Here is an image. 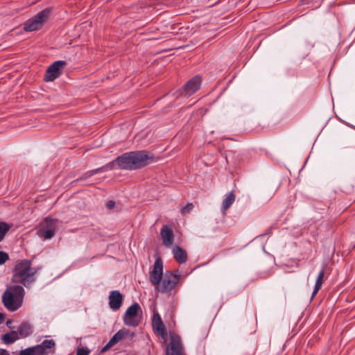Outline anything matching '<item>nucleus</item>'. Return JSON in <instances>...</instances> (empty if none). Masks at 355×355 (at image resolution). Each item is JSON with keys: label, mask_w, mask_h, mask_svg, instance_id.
I'll return each instance as SVG.
<instances>
[{"label": "nucleus", "mask_w": 355, "mask_h": 355, "mask_svg": "<svg viewBox=\"0 0 355 355\" xmlns=\"http://www.w3.org/2000/svg\"><path fill=\"white\" fill-rule=\"evenodd\" d=\"M4 316L2 313H0V324L3 321Z\"/></svg>", "instance_id": "34"}, {"label": "nucleus", "mask_w": 355, "mask_h": 355, "mask_svg": "<svg viewBox=\"0 0 355 355\" xmlns=\"http://www.w3.org/2000/svg\"><path fill=\"white\" fill-rule=\"evenodd\" d=\"M187 260V253L183 248L179 247L178 249V261L179 264L184 263Z\"/></svg>", "instance_id": "22"}, {"label": "nucleus", "mask_w": 355, "mask_h": 355, "mask_svg": "<svg viewBox=\"0 0 355 355\" xmlns=\"http://www.w3.org/2000/svg\"><path fill=\"white\" fill-rule=\"evenodd\" d=\"M19 338L17 331H11L10 332L3 334L1 340L6 344H12Z\"/></svg>", "instance_id": "18"}, {"label": "nucleus", "mask_w": 355, "mask_h": 355, "mask_svg": "<svg viewBox=\"0 0 355 355\" xmlns=\"http://www.w3.org/2000/svg\"><path fill=\"white\" fill-rule=\"evenodd\" d=\"M100 172H99V170L98 168L87 171L85 173H83V175L81 177H80L78 179H77L76 181L85 180L87 178H90V177H92V176H93V175H94L96 174H98Z\"/></svg>", "instance_id": "21"}, {"label": "nucleus", "mask_w": 355, "mask_h": 355, "mask_svg": "<svg viewBox=\"0 0 355 355\" xmlns=\"http://www.w3.org/2000/svg\"><path fill=\"white\" fill-rule=\"evenodd\" d=\"M51 11V8H46L39 12L33 17L26 21L24 26V31L31 32L40 29L49 19Z\"/></svg>", "instance_id": "5"}, {"label": "nucleus", "mask_w": 355, "mask_h": 355, "mask_svg": "<svg viewBox=\"0 0 355 355\" xmlns=\"http://www.w3.org/2000/svg\"><path fill=\"white\" fill-rule=\"evenodd\" d=\"M112 346H114L113 343L109 341L100 351L101 354L105 353L107 350H109Z\"/></svg>", "instance_id": "27"}, {"label": "nucleus", "mask_w": 355, "mask_h": 355, "mask_svg": "<svg viewBox=\"0 0 355 355\" xmlns=\"http://www.w3.org/2000/svg\"><path fill=\"white\" fill-rule=\"evenodd\" d=\"M202 82L201 76L197 75L189 80L183 86L181 90H179V96L189 97L199 90Z\"/></svg>", "instance_id": "8"}, {"label": "nucleus", "mask_w": 355, "mask_h": 355, "mask_svg": "<svg viewBox=\"0 0 355 355\" xmlns=\"http://www.w3.org/2000/svg\"><path fill=\"white\" fill-rule=\"evenodd\" d=\"M17 331L19 337L26 338L33 334V327L28 322L24 321L18 327Z\"/></svg>", "instance_id": "15"}, {"label": "nucleus", "mask_w": 355, "mask_h": 355, "mask_svg": "<svg viewBox=\"0 0 355 355\" xmlns=\"http://www.w3.org/2000/svg\"><path fill=\"white\" fill-rule=\"evenodd\" d=\"M24 288L19 285H12L7 288L2 295V302L10 311H15L23 304Z\"/></svg>", "instance_id": "4"}, {"label": "nucleus", "mask_w": 355, "mask_h": 355, "mask_svg": "<svg viewBox=\"0 0 355 355\" xmlns=\"http://www.w3.org/2000/svg\"><path fill=\"white\" fill-rule=\"evenodd\" d=\"M170 342L166 347V355H178V335L169 332Z\"/></svg>", "instance_id": "14"}, {"label": "nucleus", "mask_w": 355, "mask_h": 355, "mask_svg": "<svg viewBox=\"0 0 355 355\" xmlns=\"http://www.w3.org/2000/svg\"><path fill=\"white\" fill-rule=\"evenodd\" d=\"M12 320H8L7 322H6V325L9 327V328H12L10 324H12Z\"/></svg>", "instance_id": "33"}, {"label": "nucleus", "mask_w": 355, "mask_h": 355, "mask_svg": "<svg viewBox=\"0 0 355 355\" xmlns=\"http://www.w3.org/2000/svg\"><path fill=\"white\" fill-rule=\"evenodd\" d=\"M185 47H186V46H180V45H179L178 49H179V50H180V49H184Z\"/></svg>", "instance_id": "35"}, {"label": "nucleus", "mask_w": 355, "mask_h": 355, "mask_svg": "<svg viewBox=\"0 0 355 355\" xmlns=\"http://www.w3.org/2000/svg\"><path fill=\"white\" fill-rule=\"evenodd\" d=\"M67 65V62L64 60H58L51 64L46 71L44 80L46 82L53 81L59 77Z\"/></svg>", "instance_id": "9"}, {"label": "nucleus", "mask_w": 355, "mask_h": 355, "mask_svg": "<svg viewBox=\"0 0 355 355\" xmlns=\"http://www.w3.org/2000/svg\"><path fill=\"white\" fill-rule=\"evenodd\" d=\"M250 355H252V354H250Z\"/></svg>", "instance_id": "37"}, {"label": "nucleus", "mask_w": 355, "mask_h": 355, "mask_svg": "<svg viewBox=\"0 0 355 355\" xmlns=\"http://www.w3.org/2000/svg\"><path fill=\"white\" fill-rule=\"evenodd\" d=\"M131 336H132V337H134V336H135V333H133V332H132V333L131 334Z\"/></svg>", "instance_id": "36"}, {"label": "nucleus", "mask_w": 355, "mask_h": 355, "mask_svg": "<svg viewBox=\"0 0 355 355\" xmlns=\"http://www.w3.org/2000/svg\"><path fill=\"white\" fill-rule=\"evenodd\" d=\"M9 259V255L7 252L0 251V266L6 263Z\"/></svg>", "instance_id": "24"}, {"label": "nucleus", "mask_w": 355, "mask_h": 355, "mask_svg": "<svg viewBox=\"0 0 355 355\" xmlns=\"http://www.w3.org/2000/svg\"><path fill=\"white\" fill-rule=\"evenodd\" d=\"M236 199V196L233 191L228 193L223 200L221 211L223 213H225L226 211L231 207Z\"/></svg>", "instance_id": "16"}, {"label": "nucleus", "mask_w": 355, "mask_h": 355, "mask_svg": "<svg viewBox=\"0 0 355 355\" xmlns=\"http://www.w3.org/2000/svg\"><path fill=\"white\" fill-rule=\"evenodd\" d=\"M19 355H36V352L34 349V347H31L21 350L19 353Z\"/></svg>", "instance_id": "23"}, {"label": "nucleus", "mask_w": 355, "mask_h": 355, "mask_svg": "<svg viewBox=\"0 0 355 355\" xmlns=\"http://www.w3.org/2000/svg\"><path fill=\"white\" fill-rule=\"evenodd\" d=\"M106 207L108 209H112L115 207V202L112 200L107 201Z\"/></svg>", "instance_id": "28"}, {"label": "nucleus", "mask_w": 355, "mask_h": 355, "mask_svg": "<svg viewBox=\"0 0 355 355\" xmlns=\"http://www.w3.org/2000/svg\"><path fill=\"white\" fill-rule=\"evenodd\" d=\"M32 262L28 259L19 261L13 268L12 282L30 286L35 281L37 270L32 268Z\"/></svg>", "instance_id": "3"}, {"label": "nucleus", "mask_w": 355, "mask_h": 355, "mask_svg": "<svg viewBox=\"0 0 355 355\" xmlns=\"http://www.w3.org/2000/svg\"><path fill=\"white\" fill-rule=\"evenodd\" d=\"M150 280L159 292H170L178 284V270L166 271L163 275V261L162 258L157 256L153 268L150 272Z\"/></svg>", "instance_id": "2"}, {"label": "nucleus", "mask_w": 355, "mask_h": 355, "mask_svg": "<svg viewBox=\"0 0 355 355\" xmlns=\"http://www.w3.org/2000/svg\"><path fill=\"white\" fill-rule=\"evenodd\" d=\"M193 208V205L192 203H188L186 206L182 208L181 213L183 215H185L189 213L192 209Z\"/></svg>", "instance_id": "25"}, {"label": "nucleus", "mask_w": 355, "mask_h": 355, "mask_svg": "<svg viewBox=\"0 0 355 355\" xmlns=\"http://www.w3.org/2000/svg\"><path fill=\"white\" fill-rule=\"evenodd\" d=\"M55 343L53 340H44L41 344L33 346L36 355H46L49 354L47 349H53Z\"/></svg>", "instance_id": "13"}, {"label": "nucleus", "mask_w": 355, "mask_h": 355, "mask_svg": "<svg viewBox=\"0 0 355 355\" xmlns=\"http://www.w3.org/2000/svg\"><path fill=\"white\" fill-rule=\"evenodd\" d=\"M0 355H10L6 349H0Z\"/></svg>", "instance_id": "32"}, {"label": "nucleus", "mask_w": 355, "mask_h": 355, "mask_svg": "<svg viewBox=\"0 0 355 355\" xmlns=\"http://www.w3.org/2000/svg\"><path fill=\"white\" fill-rule=\"evenodd\" d=\"M139 313L142 314V310L140 305L135 302L131 306H130L123 315V322L125 325L130 327H137L141 320L137 319V316Z\"/></svg>", "instance_id": "7"}, {"label": "nucleus", "mask_w": 355, "mask_h": 355, "mask_svg": "<svg viewBox=\"0 0 355 355\" xmlns=\"http://www.w3.org/2000/svg\"><path fill=\"white\" fill-rule=\"evenodd\" d=\"M173 257L176 261H178V257H179V255H178V245H175L173 248Z\"/></svg>", "instance_id": "29"}, {"label": "nucleus", "mask_w": 355, "mask_h": 355, "mask_svg": "<svg viewBox=\"0 0 355 355\" xmlns=\"http://www.w3.org/2000/svg\"><path fill=\"white\" fill-rule=\"evenodd\" d=\"M155 161L153 154L146 150H137L125 153L115 159L98 168L99 172L112 170L116 165L122 170H137L145 167Z\"/></svg>", "instance_id": "1"}, {"label": "nucleus", "mask_w": 355, "mask_h": 355, "mask_svg": "<svg viewBox=\"0 0 355 355\" xmlns=\"http://www.w3.org/2000/svg\"><path fill=\"white\" fill-rule=\"evenodd\" d=\"M90 350L87 347L78 348L76 355H89Z\"/></svg>", "instance_id": "26"}, {"label": "nucleus", "mask_w": 355, "mask_h": 355, "mask_svg": "<svg viewBox=\"0 0 355 355\" xmlns=\"http://www.w3.org/2000/svg\"><path fill=\"white\" fill-rule=\"evenodd\" d=\"M179 355H186L184 354V349L182 344L180 342V340L179 339Z\"/></svg>", "instance_id": "31"}, {"label": "nucleus", "mask_w": 355, "mask_h": 355, "mask_svg": "<svg viewBox=\"0 0 355 355\" xmlns=\"http://www.w3.org/2000/svg\"><path fill=\"white\" fill-rule=\"evenodd\" d=\"M173 257L176 261H178V257H179V255H178V245H175L173 248Z\"/></svg>", "instance_id": "30"}, {"label": "nucleus", "mask_w": 355, "mask_h": 355, "mask_svg": "<svg viewBox=\"0 0 355 355\" xmlns=\"http://www.w3.org/2000/svg\"><path fill=\"white\" fill-rule=\"evenodd\" d=\"M152 327L154 332L162 338L164 343L167 345L168 338L166 331V327L159 314L157 311L153 313L152 318Z\"/></svg>", "instance_id": "10"}, {"label": "nucleus", "mask_w": 355, "mask_h": 355, "mask_svg": "<svg viewBox=\"0 0 355 355\" xmlns=\"http://www.w3.org/2000/svg\"><path fill=\"white\" fill-rule=\"evenodd\" d=\"M324 277V270H321L318 275V277H317V279L315 281V287H314V289H313V293L311 295V299L314 298V297L316 295V294L318 293L319 290L321 288L322 285L323 284Z\"/></svg>", "instance_id": "19"}, {"label": "nucleus", "mask_w": 355, "mask_h": 355, "mask_svg": "<svg viewBox=\"0 0 355 355\" xmlns=\"http://www.w3.org/2000/svg\"><path fill=\"white\" fill-rule=\"evenodd\" d=\"M160 234L163 245L167 248L171 247L174 241V234L172 227L166 225H163L161 229Z\"/></svg>", "instance_id": "11"}, {"label": "nucleus", "mask_w": 355, "mask_h": 355, "mask_svg": "<svg viewBox=\"0 0 355 355\" xmlns=\"http://www.w3.org/2000/svg\"><path fill=\"white\" fill-rule=\"evenodd\" d=\"M11 226L8 223L0 221V242H1L6 233L10 230Z\"/></svg>", "instance_id": "20"}, {"label": "nucleus", "mask_w": 355, "mask_h": 355, "mask_svg": "<svg viewBox=\"0 0 355 355\" xmlns=\"http://www.w3.org/2000/svg\"><path fill=\"white\" fill-rule=\"evenodd\" d=\"M123 295L119 291H112L109 296V305L114 311L119 310L123 302Z\"/></svg>", "instance_id": "12"}, {"label": "nucleus", "mask_w": 355, "mask_h": 355, "mask_svg": "<svg viewBox=\"0 0 355 355\" xmlns=\"http://www.w3.org/2000/svg\"><path fill=\"white\" fill-rule=\"evenodd\" d=\"M130 334V331L125 328H123L118 331L110 340V341L113 343V345H116L121 340H122L126 336Z\"/></svg>", "instance_id": "17"}, {"label": "nucleus", "mask_w": 355, "mask_h": 355, "mask_svg": "<svg viewBox=\"0 0 355 355\" xmlns=\"http://www.w3.org/2000/svg\"><path fill=\"white\" fill-rule=\"evenodd\" d=\"M58 220L51 217L45 218L38 226L37 235L44 239H50L55 235Z\"/></svg>", "instance_id": "6"}]
</instances>
